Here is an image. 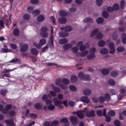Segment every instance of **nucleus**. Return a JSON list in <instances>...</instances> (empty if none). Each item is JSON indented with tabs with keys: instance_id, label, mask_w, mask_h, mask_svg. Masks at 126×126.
<instances>
[{
	"instance_id": "2",
	"label": "nucleus",
	"mask_w": 126,
	"mask_h": 126,
	"mask_svg": "<svg viewBox=\"0 0 126 126\" xmlns=\"http://www.w3.org/2000/svg\"><path fill=\"white\" fill-rule=\"evenodd\" d=\"M62 80L60 78L57 79L55 81V84L57 86H59L62 90H65L67 88V86L61 83Z\"/></svg>"
},
{
	"instance_id": "34",
	"label": "nucleus",
	"mask_w": 126,
	"mask_h": 126,
	"mask_svg": "<svg viewBox=\"0 0 126 126\" xmlns=\"http://www.w3.org/2000/svg\"><path fill=\"white\" fill-rule=\"evenodd\" d=\"M125 50V48L123 46H120L118 47L117 49V51L118 52H122Z\"/></svg>"
},
{
	"instance_id": "15",
	"label": "nucleus",
	"mask_w": 126,
	"mask_h": 126,
	"mask_svg": "<svg viewBox=\"0 0 126 126\" xmlns=\"http://www.w3.org/2000/svg\"><path fill=\"white\" fill-rule=\"evenodd\" d=\"M59 35L61 37H64L67 36L68 34L66 32H59Z\"/></svg>"
},
{
	"instance_id": "49",
	"label": "nucleus",
	"mask_w": 126,
	"mask_h": 126,
	"mask_svg": "<svg viewBox=\"0 0 126 126\" xmlns=\"http://www.w3.org/2000/svg\"><path fill=\"white\" fill-rule=\"evenodd\" d=\"M10 17L9 19H7L6 20L5 24L6 26H8L11 23V20H10Z\"/></svg>"
},
{
	"instance_id": "56",
	"label": "nucleus",
	"mask_w": 126,
	"mask_h": 126,
	"mask_svg": "<svg viewBox=\"0 0 126 126\" xmlns=\"http://www.w3.org/2000/svg\"><path fill=\"white\" fill-rule=\"evenodd\" d=\"M77 116L80 119H82L84 117V114L81 113H80L79 112L78 114H77Z\"/></svg>"
},
{
	"instance_id": "12",
	"label": "nucleus",
	"mask_w": 126,
	"mask_h": 126,
	"mask_svg": "<svg viewBox=\"0 0 126 126\" xmlns=\"http://www.w3.org/2000/svg\"><path fill=\"white\" fill-rule=\"evenodd\" d=\"M58 22L61 24H64L66 22V19L65 17H61L58 18Z\"/></svg>"
},
{
	"instance_id": "1",
	"label": "nucleus",
	"mask_w": 126,
	"mask_h": 126,
	"mask_svg": "<svg viewBox=\"0 0 126 126\" xmlns=\"http://www.w3.org/2000/svg\"><path fill=\"white\" fill-rule=\"evenodd\" d=\"M95 34L96 35L95 38L96 39H100L103 37V34L101 32H99V30L97 29H95L91 33V37H92Z\"/></svg>"
},
{
	"instance_id": "10",
	"label": "nucleus",
	"mask_w": 126,
	"mask_h": 126,
	"mask_svg": "<svg viewBox=\"0 0 126 126\" xmlns=\"http://www.w3.org/2000/svg\"><path fill=\"white\" fill-rule=\"evenodd\" d=\"M80 100L81 101L86 103H89L90 101L89 99L86 96H84L81 97L80 99Z\"/></svg>"
},
{
	"instance_id": "22",
	"label": "nucleus",
	"mask_w": 126,
	"mask_h": 126,
	"mask_svg": "<svg viewBox=\"0 0 126 126\" xmlns=\"http://www.w3.org/2000/svg\"><path fill=\"white\" fill-rule=\"evenodd\" d=\"M101 72L103 74L106 75L109 73V71L108 69L104 68L101 70Z\"/></svg>"
},
{
	"instance_id": "61",
	"label": "nucleus",
	"mask_w": 126,
	"mask_h": 126,
	"mask_svg": "<svg viewBox=\"0 0 126 126\" xmlns=\"http://www.w3.org/2000/svg\"><path fill=\"white\" fill-rule=\"evenodd\" d=\"M12 108V106L11 104H8L6 105L5 107V108L7 110H9L11 109Z\"/></svg>"
},
{
	"instance_id": "63",
	"label": "nucleus",
	"mask_w": 126,
	"mask_h": 126,
	"mask_svg": "<svg viewBox=\"0 0 126 126\" xmlns=\"http://www.w3.org/2000/svg\"><path fill=\"white\" fill-rule=\"evenodd\" d=\"M96 113L98 116H100L102 115V111L101 110H97L96 112Z\"/></svg>"
},
{
	"instance_id": "18",
	"label": "nucleus",
	"mask_w": 126,
	"mask_h": 126,
	"mask_svg": "<svg viewBox=\"0 0 126 126\" xmlns=\"http://www.w3.org/2000/svg\"><path fill=\"white\" fill-rule=\"evenodd\" d=\"M5 122L7 124V125H14V124L13 119L6 120L5 121Z\"/></svg>"
},
{
	"instance_id": "3",
	"label": "nucleus",
	"mask_w": 126,
	"mask_h": 126,
	"mask_svg": "<svg viewBox=\"0 0 126 126\" xmlns=\"http://www.w3.org/2000/svg\"><path fill=\"white\" fill-rule=\"evenodd\" d=\"M48 30V28L46 27H43L41 29V36L44 38L47 37L48 36V33L47 32Z\"/></svg>"
},
{
	"instance_id": "9",
	"label": "nucleus",
	"mask_w": 126,
	"mask_h": 126,
	"mask_svg": "<svg viewBox=\"0 0 126 126\" xmlns=\"http://www.w3.org/2000/svg\"><path fill=\"white\" fill-rule=\"evenodd\" d=\"M9 63H16L18 64H20L21 63V61L19 59L17 58L15 59H13L12 60L8 62Z\"/></svg>"
},
{
	"instance_id": "58",
	"label": "nucleus",
	"mask_w": 126,
	"mask_h": 126,
	"mask_svg": "<svg viewBox=\"0 0 126 126\" xmlns=\"http://www.w3.org/2000/svg\"><path fill=\"white\" fill-rule=\"evenodd\" d=\"M50 47L51 48H53L54 47L53 44V39H50Z\"/></svg>"
},
{
	"instance_id": "37",
	"label": "nucleus",
	"mask_w": 126,
	"mask_h": 126,
	"mask_svg": "<svg viewBox=\"0 0 126 126\" xmlns=\"http://www.w3.org/2000/svg\"><path fill=\"white\" fill-rule=\"evenodd\" d=\"M69 88L70 90L73 91H75L77 90L76 87L74 85H70L69 86Z\"/></svg>"
},
{
	"instance_id": "13",
	"label": "nucleus",
	"mask_w": 126,
	"mask_h": 126,
	"mask_svg": "<svg viewBox=\"0 0 126 126\" xmlns=\"http://www.w3.org/2000/svg\"><path fill=\"white\" fill-rule=\"evenodd\" d=\"M70 80L72 82L75 83L78 81V78L76 76L72 75L71 77Z\"/></svg>"
},
{
	"instance_id": "44",
	"label": "nucleus",
	"mask_w": 126,
	"mask_h": 126,
	"mask_svg": "<svg viewBox=\"0 0 126 126\" xmlns=\"http://www.w3.org/2000/svg\"><path fill=\"white\" fill-rule=\"evenodd\" d=\"M53 89L55 92L58 93H60L61 91L60 89L57 87H54L53 88Z\"/></svg>"
},
{
	"instance_id": "40",
	"label": "nucleus",
	"mask_w": 126,
	"mask_h": 126,
	"mask_svg": "<svg viewBox=\"0 0 126 126\" xmlns=\"http://www.w3.org/2000/svg\"><path fill=\"white\" fill-rule=\"evenodd\" d=\"M40 13V11L39 10L36 9L33 10L32 12V14L34 15H39Z\"/></svg>"
},
{
	"instance_id": "59",
	"label": "nucleus",
	"mask_w": 126,
	"mask_h": 126,
	"mask_svg": "<svg viewBox=\"0 0 126 126\" xmlns=\"http://www.w3.org/2000/svg\"><path fill=\"white\" fill-rule=\"evenodd\" d=\"M105 98L108 100L109 101L110 98V96L109 94L108 93H106L104 95Z\"/></svg>"
},
{
	"instance_id": "11",
	"label": "nucleus",
	"mask_w": 126,
	"mask_h": 126,
	"mask_svg": "<svg viewBox=\"0 0 126 126\" xmlns=\"http://www.w3.org/2000/svg\"><path fill=\"white\" fill-rule=\"evenodd\" d=\"M68 42V40L66 38H63L60 39L59 40V43L61 45H63L65 44Z\"/></svg>"
},
{
	"instance_id": "52",
	"label": "nucleus",
	"mask_w": 126,
	"mask_h": 126,
	"mask_svg": "<svg viewBox=\"0 0 126 126\" xmlns=\"http://www.w3.org/2000/svg\"><path fill=\"white\" fill-rule=\"evenodd\" d=\"M83 92L84 94L85 95H87L91 93V91L90 90L86 89L84 90L83 91Z\"/></svg>"
},
{
	"instance_id": "23",
	"label": "nucleus",
	"mask_w": 126,
	"mask_h": 126,
	"mask_svg": "<svg viewBox=\"0 0 126 126\" xmlns=\"http://www.w3.org/2000/svg\"><path fill=\"white\" fill-rule=\"evenodd\" d=\"M45 17L44 16L42 15H40L37 17V20L39 22H42L44 20Z\"/></svg>"
},
{
	"instance_id": "45",
	"label": "nucleus",
	"mask_w": 126,
	"mask_h": 126,
	"mask_svg": "<svg viewBox=\"0 0 126 126\" xmlns=\"http://www.w3.org/2000/svg\"><path fill=\"white\" fill-rule=\"evenodd\" d=\"M60 121L61 123H68V120L67 118L64 117L60 120Z\"/></svg>"
},
{
	"instance_id": "36",
	"label": "nucleus",
	"mask_w": 126,
	"mask_h": 126,
	"mask_svg": "<svg viewBox=\"0 0 126 126\" xmlns=\"http://www.w3.org/2000/svg\"><path fill=\"white\" fill-rule=\"evenodd\" d=\"M48 109L49 110L52 111L53 110L55 109V107L53 104H51L48 106Z\"/></svg>"
},
{
	"instance_id": "28",
	"label": "nucleus",
	"mask_w": 126,
	"mask_h": 126,
	"mask_svg": "<svg viewBox=\"0 0 126 126\" xmlns=\"http://www.w3.org/2000/svg\"><path fill=\"white\" fill-rule=\"evenodd\" d=\"M62 82L63 83V84L65 85L69 84L70 83V81L68 79L65 78L62 80Z\"/></svg>"
},
{
	"instance_id": "7",
	"label": "nucleus",
	"mask_w": 126,
	"mask_h": 126,
	"mask_svg": "<svg viewBox=\"0 0 126 126\" xmlns=\"http://www.w3.org/2000/svg\"><path fill=\"white\" fill-rule=\"evenodd\" d=\"M57 98H54L53 99V100L54 101V103L55 105L57 107H58L61 105L63 102L62 101L60 100H57Z\"/></svg>"
},
{
	"instance_id": "21",
	"label": "nucleus",
	"mask_w": 126,
	"mask_h": 126,
	"mask_svg": "<svg viewBox=\"0 0 126 126\" xmlns=\"http://www.w3.org/2000/svg\"><path fill=\"white\" fill-rule=\"evenodd\" d=\"M83 21L85 23H92L93 22V20L91 18L89 17H86L85 18Z\"/></svg>"
},
{
	"instance_id": "54",
	"label": "nucleus",
	"mask_w": 126,
	"mask_h": 126,
	"mask_svg": "<svg viewBox=\"0 0 126 126\" xmlns=\"http://www.w3.org/2000/svg\"><path fill=\"white\" fill-rule=\"evenodd\" d=\"M10 47L13 49H15L17 47V46L15 44L10 43Z\"/></svg>"
},
{
	"instance_id": "47",
	"label": "nucleus",
	"mask_w": 126,
	"mask_h": 126,
	"mask_svg": "<svg viewBox=\"0 0 126 126\" xmlns=\"http://www.w3.org/2000/svg\"><path fill=\"white\" fill-rule=\"evenodd\" d=\"M51 126H55L59 124L57 120L51 122Z\"/></svg>"
},
{
	"instance_id": "50",
	"label": "nucleus",
	"mask_w": 126,
	"mask_h": 126,
	"mask_svg": "<svg viewBox=\"0 0 126 126\" xmlns=\"http://www.w3.org/2000/svg\"><path fill=\"white\" fill-rule=\"evenodd\" d=\"M108 115L111 116H114L115 114V112L113 111H110L108 112Z\"/></svg>"
},
{
	"instance_id": "14",
	"label": "nucleus",
	"mask_w": 126,
	"mask_h": 126,
	"mask_svg": "<svg viewBox=\"0 0 126 126\" xmlns=\"http://www.w3.org/2000/svg\"><path fill=\"white\" fill-rule=\"evenodd\" d=\"M121 39L122 43L124 44L126 43V34L125 33H123L121 35Z\"/></svg>"
},
{
	"instance_id": "29",
	"label": "nucleus",
	"mask_w": 126,
	"mask_h": 126,
	"mask_svg": "<svg viewBox=\"0 0 126 126\" xmlns=\"http://www.w3.org/2000/svg\"><path fill=\"white\" fill-rule=\"evenodd\" d=\"M34 107L35 109L37 110H40L42 108V106L39 103H36L34 105Z\"/></svg>"
},
{
	"instance_id": "64",
	"label": "nucleus",
	"mask_w": 126,
	"mask_h": 126,
	"mask_svg": "<svg viewBox=\"0 0 126 126\" xmlns=\"http://www.w3.org/2000/svg\"><path fill=\"white\" fill-rule=\"evenodd\" d=\"M48 46H46L42 49V52H45L48 49Z\"/></svg>"
},
{
	"instance_id": "51",
	"label": "nucleus",
	"mask_w": 126,
	"mask_h": 126,
	"mask_svg": "<svg viewBox=\"0 0 126 126\" xmlns=\"http://www.w3.org/2000/svg\"><path fill=\"white\" fill-rule=\"evenodd\" d=\"M88 53V51L87 50L85 51L84 52L81 53L80 56L82 57H83L86 55Z\"/></svg>"
},
{
	"instance_id": "42",
	"label": "nucleus",
	"mask_w": 126,
	"mask_h": 126,
	"mask_svg": "<svg viewBox=\"0 0 126 126\" xmlns=\"http://www.w3.org/2000/svg\"><path fill=\"white\" fill-rule=\"evenodd\" d=\"M29 117L31 118L35 119L37 118V116L35 114L31 113L29 114Z\"/></svg>"
},
{
	"instance_id": "60",
	"label": "nucleus",
	"mask_w": 126,
	"mask_h": 126,
	"mask_svg": "<svg viewBox=\"0 0 126 126\" xmlns=\"http://www.w3.org/2000/svg\"><path fill=\"white\" fill-rule=\"evenodd\" d=\"M2 51L4 53H7L9 52H11V50L10 51L9 49L7 48L5 49L4 48H3L2 49Z\"/></svg>"
},
{
	"instance_id": "27",
	"label": "nucleus",
	"mask_w": 126,
	"mask_h": 126,
	"mask_svg": "<svg viewBox=\"0 0 126 126\" xmlns=\"http://www.w3.org/2000/svg\"><path fill=\"white\" fill-rule=\"evenodd\" d=\"M14 34L16 36H18L19 35V31L17 28H16L14 30Z\"/></svg>"
},
{
	"instance_id": "4",
	"label": "nucleus",
	"mask_w": 126,
	"mask_h": 126,
	"mask_svg": "<svg viewBox=\"0 0 126 126\" xmlns=\"http://www.w3.org/2000/svg\"><path fill=\"white\" fill-rule=\"evenodd\" d=\"M69 119L72 124L73 125H76L79 123V122L78 121V119L76 116L74 115L70 116Z\"/></svg>"
},
{
	"instance_id": "38",
	"label": "nucleus",
	"mask_w": 126,
	"mask_h": 126,
	"mask_svg": "<svg viewBox=\"0 0 126 126\" xmlns=\"http://www.w3.org/2000/svg\"><path fill=\"white\" fill-rule=\"evenodd\" d=\"M0 93L2 95L5 96L7 93V91L6 90L2 89L0 90Z\"/></svg>"
},
{
	"instance_id": "31",
	"label": "nucleus",
	"mask_w": 126,
	"mask_h": 126,
	"mask_svg": "<svg viewBox=\"0 0 126 126\" xmlns=\"http://www.w3.org/2000/svg\"><path fill=\"white\" fill-rule=\"evenodd\" d=\"M85 74L82 72H79L78 74V77L80 79L82 80Z\"/></svg>"
},
{
	"instance_id": "20",
	"label": "nucleus",
	"mask_w": 126,
	"mask_h": 126,
	"mask_svg": "<svg viewBox=\"0 0 126 126\" xmlns=\"http://www.w3.org/2000/svg\"><path fill=\"white\" fill-rule=\"evenodd\" d=\"M95 57V55L94 53H90L87 57V59L90 60L94 59Z\"/></svg>"
},
{
	"instance_id": "19",
	"label": "nucleus",
	"mask_w": 126,
	"mask_h": 126,
	"mask_svg": "<svg viewBox=\"0 0 126 126\" xmlns=\"http://www.w3.org/2000/svg\"><path fill=\"white\" fill-rule=\"evenodd\" d=\"M31 53L34 55H37L39 53V51L38 50L35 48H32L31 49Z\"/></svg>"
},
{
	"instance_id": "33",
	"label": "nucleus",
	"mask_w": 126,
	"mask_h": 126,
	"mask_svg": "<svg viewBox=\"0 0 126 126\" xmlns=\"http://www.w3.org/2000/svg\"><path fill=\"white\" fill-rule=\"evenodd\" d=\"M72 29V28L70 26H66L64 27V31L66 32L71 31Z\"/></svg>"
},
{
	"instance_id": "48",
	"label": "nucleus",
	"mask_w": 126,
	"mask_h": 126,
	"mask_svg": "<svg viewBox=\"0 0 126 126\" xmlns=\"http://www.w3.org/2000/svg\"><path fill=\"white\" fill-rule=\"evenodd\" d=\"M112 8L114 11H116L119 9V5L117 4H115L113 5Z\"/></svg>"
},
{
	"instance_id": "26",
	"label": "nucleus",
	"mask_w": 126,
	"mask_h": 126,
	"mask_svg": "<svg viewBox=\"0 0 126 126\" xmlns=\"http://www.w3.org/2000/svg\"><path fill=\"white\" fill-rule=\"evenodd\" d=\"M60 16H67V13L65 11L62 10L59 12Z\"/></svg>"
},
{
	"instance_id": "17",
	"label": "nucleus",
	"mask_w": 126,
	"mask_h": 126,
	"mask_svg": "<svg viewBox=\"0 0 126 126\" xmlns=\"http://www.w3.org/2000/svg\"><path fill=\"white\" fill-rule=\"evenodd\" d=\"M118 74V72L117 71H113L110 72V76L113 77H116Z\"/></svg>"
},
{
	"instance_id": "8",
	"label": "nucleus",
	"mask_w": 126,
	"mask_h": 126,
	"mask_svg": "<svg viewBox=\"0 0 126 126\" xmlns=\"http://www.w3.org/2000/svg\"><path fill=\"white\" fill-rule=\"evenodd\" d=\"M28 48V46L27 44H25L21 46L20 50L21 52H24L27 51Z\"/></svg>"
},
{
	"instance_id": "30",
	"label": "nucleus",
	"mask_w": 126,
	"mask_h": 126,
	"mask_svg": "<svg viewBox=\"0 0 126 126\" xmlns=\"http://www.w3.org/2000/svg\"><path fill=\"white\" fill-rule=\"evenodd\" d=\"M105 44V42L103 40H101L99 41L98 43V46L100 47L104 46Z\"/></svg>"
},
{
	"instance_id": "55",
	"label": "nucleus",
	"mask_w": 126,
	"mask_h": 126,
	"mask_svg": "<svg viewBox=\"0 0 126 126\" xmlns=\"http://www.w3.org/2000/svg\"><path fill=\"white\" fill-rule=\"evenodd\" d=\"M78 48L77 47H73L71 49V51L74 53L77 52L78 50Z\"/></svg>"
},
{
	"instance_id": "16",
	"label": "nucleus",
	"mask_w": 126,
	"mask_h": 126,
	"mask_svg": "<svg viewBox=\"0 0 126 126\" xmlns=\"http://www.w3.org/2000/svg\"><path fill=\"white\" fill-rule=\"evenodd\" d=\"M72 46L71 44H67L63 46V48L65 50H67L70 48Z\"/></svg>"
},
{
	"instance_id": "57",
	"label": "nucleus",
	"mask_w": 126,
	"mask_h": 126,
	"mask_svg": "<svg viewBox=\"0 0 126 126\" xmlns=\"http://www.w3.org/2000/svg\"><path fill=\"white\" fill-rule=\"evenodd\" d=\"M107 10L109 13L112 12L114 11L113 8L110 6L107 8Z\"/></svg>"
},
{
	"instance_id": "35",
	"label": "nucleus",
	"mask_w": 126,
	"mask_h": 126,
	"mask_svg": "<svg viewBox=\"0 0 126 126\" xmlns=\"http://www.w3.org/2000/svg\"><path fill=\"white\" fill-rule=\"evenodd\" d=\"M108 83L109 84L111 85H114L115 83V81L112 79H109L108 81Z\"/></svg>"
},
{
	"instance_id": "46",
	"label": "nucleus",
	"mask_w": 126,
	"mask_h": 126,
	"mask_svg": "<svg viewBox=\"0 0 126 126\" xmlns=\"http://www.w3.org/2000/svg\"><path fill=\"white\" fill-rule=\"evenodd\" d=\"M114 124L116 126H120L121 125L120 122L118 120L114 121Z\"/></svg>"
},
{
	"instance_id": "53",
	"label": "nucleus",
	"mask_w": 126,
	"mask_h": 126,
	"mask_svg": "<svg viewBox=\"0 0 126 126\" xmlns=\"http://www.w3.org/2000/svg\"><path fill=\"white\" fill-rule=\"evenodd\" d=\"M103 1V0H96V4L98 6H100L102 4Z\"/></svg>"
},
{
	"instance_id": "43",
	"label": "nucleus",
	"mask_w": 126,
	"mask_h": 126,
	"mask_svg": "<svg viewBox=\"0 0 126 126\" xmlns=\"http://www.w3.org/2000/svg\"><path fill=\"white\" fill-rule=\"evenodd\" d=\"M46 43V40L45 39L43 38L42 39H41L39 42V43L41 46L45 44Z\"/></svg>"
},
{
	"instance_id": "39",
	"label": "nucleus",
	"mask_w": 126,
	"mask_h": 126,
	"mask_svg": "<svg viewBox=\"0 0 126 126\" xmlns=\"http://www.w3.org/2000/svg\"><path fill=\"white\" fill-rule=\"evenodd\" d=\"M90 79V76L89 74L85 75L83 79V80H89Z\"/></svg>"
},
{
	"instance_id": "62",
	"label": "nucleus",
	"mask_w": 126,
	"mask_h": 126,
	"mask_svg": "<svg viewBox=\"0 0 126 126\" xmlns=\"http://www.w3.org/2000/svg\"><path fill=\"white\" fill-rule=\"evenodd\" d=\"M86 48V46L85 45H82L79 47V50L81 51H83Z\"/></svg>"
},
{
	"instance_id": "6",
	"label": "nucleus",
	"mask_w": 126,
	"mask_h": 126,
	"mask_svg": "<svg viewBox=\"0 0 126 126\" xmlns=\"http://www.w3.org/2000/svg\"><path fill=\"white\" fill-rule=\"evenodd\" d=\"M85 114L86 116L88 117H93L95 115L94 110H92L90 111H87L85 112Z\"/></svg>"
},
{
	"instance_id": "5",
	"label": "nucleus",
	"mask_w": 126,
	"mask_h": 126,
	"mask_svg": "<svg viewBox=\"0 0 126 126\" xmlns=\"http://www.w3.org/2000/svg\"><path fill=\"white\" fill-rule=\"evenodd\" d=\"M109 47L110 49L109 53L110 54H113L115 52V49L114 45L113 42H110L109 44Z\"/></svg>"
},
{
	"instance_id": "25",
	"label": "nucleus",
	"mask_w": 126,
	"mask_h": 126,
	"mask_svg": "<svg viewBox=\"0 0 126 126\" xmlns=\"http://www.w3.org/2000/svg\"><path fill=\"white\" fill-rule=\"evenodd\" d=\"M103 18L101 17L98 18L96 20V21L98 24H100L102 23L104 21Z\"/></svg>"
},
{
	"instance_id": "24",
	"label": "nucleus",
	"mask_w": 126,
	"mask_h": 126,
	"mask_svg": "<svg viewBox=\"0 0 126 126\" xmlns=\"http://www.w3.org/2000/svg\"><path fill=\"white\" fill-rule=\"evenodd\" d=\"M100 52L101 54H106L108 53V51L106 48H104L101 49L100 50Z\"/></svg>"
},
{
	"instance_id": "32",
	"label": "nucleus",
	"mask_w": 126,
	"mask_h": 126,
	"mask_svg": "<svg viewBox=\"0 0 126 126\" xmlns=\"http://www.w3.org/2000/svg\"><path fill=\"white\" fill-rule=\"evenodd\" d=\"M23 18L25 20H28L30 19V17L29 14H27L23 15Z\"/></svg>"
},
{
	"instance_id": "41",
	"label": "nucleus",
	"mask_w": 126,
	"mask_h": 126,
	"mask_svg": "<svg viewBox=\"0 0 126 126\" xmlns=\"http://www.w3.org/2000/svg\"><path fill=\"white\" fill-rule=\"evenodd\" d=\"M102 16L104 18H107L109 16V15L107 12L104 11L102 12Z\"/></svg>"
}]
</instances>
